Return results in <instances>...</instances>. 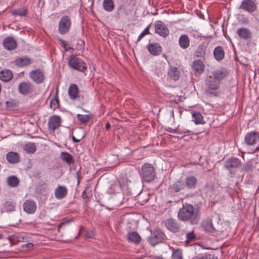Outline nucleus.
<instances>
[{"label":"nucleus","instance_id":"obj_1","mask_svg":"<svg viewBox=\"0 0 259 259\" xmlns=\"http://www.w3.org/2000/svg\"><path fill=\"white\" fill-rule=\"evenodd\" d=\"M178 217L181 221H190L191 224H197L200 218V210L197 208L195 209L192 205L186 203L180 209Z\"/></svg>","mask_w":259,"mask_h":259},{"label":"nucleus","instance_id":"obj_2","mask_svg":"<svg viewBox=\"0 0 259 259\" xmlns=\"http://www.w3.org/2000/svg\"><path fill=\"white\" fill-rule=\"evenodd\" d=\"M141 176L145 182H149L153 180L155 176L153 166L151 164L145 163L142 166Z\"/></svg>","mask_w":259,"mask_h":259},{"label":"nucleus","instance_id":"obj_3","mask_svg":"<svg viewBox=\"0 0 259 259\" xmlns=\"http://www.w3.org/2000/svg\"><path fill=\"white\" fill-rule=\"evenodd\" d=\"M68 64L71 68L81 72H84L87 69V64L81 59L74 55L70 56Z\"/></svg>","mask_w":259,"mask_h":259},{"label":"nucleus","instance_id":"obj_4","mask_svg":"<svg viewBox=\"0 0 259 259\" xmlns=\"http://www.w3.org/2000/svg\"><path fill=\"white\" fill-rule=\"evenodd\" d=\"M241 162L238 158L232 157L225 161L224 166L229 171L230 174H234L236 169L241 166Z\"/></svg>","mask_w":259,"mask_h":259},{"label":"nucleus","instance_id":"obj_5","mask_svg":"<svg viewBox=\"0 0 259 259\" xmlns=\"http://www.w3.org/2000/svg\"><path fill=\"white\" fill-rule=\"evenodd\" d=\"M239 9L249 14L254 13L257 10L255 0H242Z\"/></svg>","mask_w":259,"mask_h":259},{"label":"nucleus","instance_id":"obj_6","mask_svg":"<svg viewBox=\"0 0 259 259\" xmlns=\"http://www.w3.org/2000/svg\"><path fill=\"white\" fill-rule=\"evenodd\" d=\"M71 21L67 16H64L60 20L59 22L58 32L61 34H65L67 33L71 27Z\"/></svg>","mask_w":259,"mask_h":259},{"label":"nucleus","instance_id":"obj_7","mask_svg":"<svg viewBox=\"0 0 259 259\" xmlns=\"http://www.w3.org/2000/svg\"><path fill=\"white\" fill-rule=\"evenodd\" d=\"M220 82L216 79L209 75L205 80L206 88L205 92L208 94H212L213 91L217 90L220 87Z\"/></svg>","mask_w":259,"mask_h":259},{"label":"nucleus","instance_id":"obj_8","mask_svg":"<svg viewBox=\"0 0 259 259\" xmlns=\"http://www.w3.org/2000/svg\"><path fill=\"white\" fill-rule=\"evenodd\" d=\"M155 33L163 37H166L169 34V30L166 25L160 21H157L154 24Z\"/></svg>","mask_w":259,"mask_h":259},{"label":"nucleus","instance_id":"obj_9","mask_svg":"<svg viewBox=\"0 0 259 259\" xmlns=\"http://www.w3.org/2000/svg\"><path fill=\"white\" fill-rule=\"evenodd\" d=\"M238 36L244 40H250L252 36V32L247 28L242 27L237 30Z\"/></svg>","mask_w":259,"mask_h":259},{"label":"nucleus","instance_id":"obj_10","mask_svg":"<svg viewBox=\"0 0 259 259\" xmlns=\"http://www.w3.org/2000/svg\"><path fill=\"white\" fill-rule=\"evenodd\" d=\"M245 142L248 145H254L259 142V133L257 132H251L247 134L245 137Z\"/></svg>","mask_w":259,"mask_h":259},{"label":"nucleus","instance_id":"obj_11","mask_svg":"<svg viewBox=\"0 0 259 259\" xmlns=\"http://www.w3.org/2000/svg\"><path fill=\"white\" fill-rule=\"evenodd\" d=\"M30 77L36 83H40L44 81L45 76L40 70L36 69L30 72Z\"/></svg>","mask_w":259,"mask_h":259},{"label":"nucleus","instance_id":"obj_12","mask_svg":"<svg viewBox=\"0 0 259 259\" xmlns=\"http://www.w3.org/2000/svg\"><path fill=\"white\" fill-rule=\"evenodd\" d=\"M3 44L4 48L8 51L14 50L17 47V42L12 36L7 37L4 39Z\"/></svg>","mask_w":259,"mask_h":259},{"label":"nucleus","instance_id":"obj_13","mask_svg":"<svg viewBox=\"0 0 259 259\" xmlns=\"http://www.w3.org/2000/svg\"><path fill=\"white\" fill-rule=\"evenodd\" d=\"M24 211L29 214H32L36 210V205L35 202L32 200H27L24 202L23 205Z\"/></svg>","mask_w":259,"mask_h":259},{"label":"nucleus","instance_id":"obj_14","mask_svg":"<svg viewBox=\"0 0 259 259\" xmlns=\"http://www.w3.org/2000/svg\"><path fill=\"white\" fill-rule=\"evenodd\" d=\"M164 234L161 232L154 233L149 237V242L151 245L155 246L162 241L164 239Z\"/></svg>","mask_w":259,"mask_h":259},{"label":"nucleus","instance_id":"obj_15","mask_svg":"<svg viewBox=\"0 0 259 259\" xmlns=\"http://www.w3.org/2000/svg\"><path fill=\"white\" fill-rule=\"evenodd\" d=\"M60 125V117L57 115H54L50 118L48 121V127L50 130L54 131Z\"/></svg>","mask_w":259,"mask_h":259},{"label":"nucleus","instance_id":"obj_16","mask_svg":"<svg viewBox=\"0 0 259 259\" xmlns=\"http://www.w3.org/2000/svg\"><path fill=\"white\" fill-rule=\"evenodd\" d=\"M68 190L67 188L64 186H59L55 188L54 195L57 199H62L67 194Z\"/></svg>","mask_w":259,"mask_h":259},{"label":"nucleus","instance_id":"obj_17","mask_svg":"<svg viewBox=\"0 0 259 259\" xmlns=\"http://www.w3.org/2000/svg\"><path fill=\"white\" fill-rule=\"evenodd\" d=\"M68 93L70 98L72 100H76L79 97V89L76 84L72 83L68 89Z\"/></svg>","mask_w":259,"mask_h":259},{"label":"nucleus","instance_id":"obj_18","mask_svg":"<svg viewBox=\"0 0 259 259\" xmlns=\"http://www.w3.org/2000/svg\"><path fill=\"white\" fill-rule=\"evenodd\" d=\"M165 226L170 231L177 232L180 230V226L177 221L173 219H169L165 222Z\"/></svg>","mask_w":259,"mask_h":259},{"label":"nucleus","instance_id":"obj_19","mask_svg":"<svg viewBox=\"0 0 259 259\" xmlns=\"http://www.w3.org/2000/svg\"><path fill=\"white\" fill-rule=\"evenodd\" d=\"M18 89L21 94H28L32 92L33 87L31 83L24 82L20 83Z\"/></svg>","mask_w":259,"mask_h":259},{"label":"nucleus","instance_id":"obj_20","mask_svg":"<svg viewBox=\"0 0 259 259\" xmlns=\"http://www.w3.org/2000/svg\"><path fill=\"white\" fill-rule=\"evenodd\" d=\"M148 51L152 55L157 56L161 52V47L158 43L150 44L148 47Z\"/></svg>","mask_w":259,"mask_h":259},{"label":"nucleus","instance_id":"obj_21","mask_svg":"<svg viewBox=\"0 0 259 259\" xmlns=\"http://www.w3.org/2000/svg\"><path fill=\"white\" fill-rule=\"evenodd\" d=\"M127 239L128 241L135 244H139L141 241V237L136 232H131L127 234Z\"/></svg>","mask_w":259,"mask_h":259},{"label":"nucleus","instance_id":"obj_22","mask_svg":"<svg viewBox=\"0 0 259 259\" xmlns=\"http://www.w3.org/2000/svg\"><path fill=\"white\" fill-rule=\"evenodd\" d=\"M8 161L12 164L17 163L20 161V157L17 153L10 152L6 155Z\"/></svg>","mask_w":259,"mask_h":259},{"label":"nucleus","instance_id":"obj_23","mask_svg":"<svg viewBox=\"0 0 259 259\" xmlns=\"http://www.w3.org/2000/svg\"><path fill=\"white\" fill-rule=\"evenodd\" d=\"M213 56L218 61L222 60L225 57V52L222 47L218 46L213 51Z\"/></svg>","mask_w":259,"mask_h":259},{"label":"nucleus","instance_id":"obj_24","mask_svg":"<svg viewBox=\"0 0 259 259\" xmlns=\"http://www.w3.org/2000/svg\"><path fill=\"white\" fill-rule=\"evenodd\" d=\"M13 73L10 70H4L0 72V79L4 82H8L13 78Z\"/></svg>","mask_w":259,"mask_h":259},{"label":"nucleus","instance_id":"obj_25","mask_svg":"<svg viewBox=\"0 0 259 259\" xmlns=\"http://www.w3.org/2000/svg\"><path fill=\"white\" fill-rule=\"evenodd\" d=\"M197 183V179L194 176L188 177L185 179V185L189 189L195 188Z\"/></svg>","mask_w":259,"mask_h":259},{"label":"nucleus","instance_id":"obj_26","mask_svg":"<svg viewBox=\"0 0 259 259\" xmlns=\"http://www.w3.org/2000/svg\"><path fill=\"white\" fill-rule=\"evenodd\" d=\"M180 47L183 49H187L190 46V39L187 35H182L179 40Z\"/></svg>","mask_w":259,"mask_h":259},{"label":"nucleus","instance_id":"obj_27","mask_svg":"<svg viewBox=\"0 0 259 259\" xmlns=\"http://www.w3.org/2000/svg\"><path fill=\"white\" fill-rule=\"evenodd\" d=\"M31 61L28 57H21L15 60L16 64L19 67L28 66L30 64Z\"/></svg>","mask_w":259,"mask_h":259},{"label":"nucleus","instance_id":"obj_28","mask_svg":"<svg viewBox=\"0 0 259 259\" xmlns=\"http://www.w3.org/2000/svg\"><path fill=\"white\" fill-rule=\"evenodd\" d=\"M192 68L195 71L200 74L204 71V65L202 61L198 60L193 62Z\"/></svg>","mask_w":259,"mask_h":259},{"label":"nucleus","instance_id":"obj_29","mask_svg":"<svg viewBox=\"0 0 259 259\" xmlns=\"http://www.w3.org/2000/svg\"><path fill=\"white\" fill-rule=\"evenodd\" d=\"M192 116V121H193L196 124H204L205 123L202 115L199 112H193Z\"/></svg>","mask_w":259,"mask_h":259},{"label":"nucleus","instance_id":"obj_30","mask_svg":"<svg viewBox=\"0 0 259 259\" xmlns=\"http://www.w3.org/2000/svg\"><path fill=\"white\" fill-rule=\"evenodd\" d=\"M8 185L11 187H16L19 184V180L15 176H10L7 181Z\"/></svg>","mask_w":259,"mask_h":259},{"label":"nucleus","instance_id":"obj_31","mask_svg":"<svg viewBox=\"0 0 259 259\" xmlns=\"http://www.w3.org/2000/svg\"><path fill=\"white\" fill-rule=\"evenodd\" d=\"M103 5L104 9L107 12H111L114 8V4L112 0H104Z\"/></svg>","mask_w":259,"mask_h":259},{"label":"nucleus","instance_id":"obj_32","mask_svg":"<svg viewBox=\"0 0 259 259\" xmlns=\"http://www.w3.org/2000/svg\"><path fill=\"white\" fill-rule=\"evenodd\" d=\"M168 74L169 77L175 80H177L179 78L180 74L178 69L176 67L169 69Z\"/></svg>","mask_w":259,"mask_h":259},{"label":"nucleus","instance_id":"obj_33","mask_svg":"<svg viewBox=\"0 0 259 259\" xmlns=\"http://www.w3.org/2000/svg\"><path fill=\"white\" fill-rule=\"evenodd\" d=\"M185 187L183 182L178 181L171 186V188L175 192H179L183 190Z\"/></svg>","mask_w":259,"mask_h":259},{"label":"nucleus","instance_id":"obj_34","mask_svg":"<svg viewBox=\"0 0 259 259\" xmlns=\"http://www.w3.org/2000/svg\"><path fill=\"white\" fill-rule=\"evenodd\" d=\"M61 158L68 164H72L74 162L73 157L67 152H62L60 155Z\"/></svg>","mask_w":259,"mask_h":259},{"label":"nucleus","instance_id":"obj_35","mask_svg":"<svg viewBox=\"0 0 259 259\" xmlns=\"http://www.w3.org/2000/svg\"><path fill=\"white\" fill-rule=\"evenodd\" d=\"M226 76V73L225 71L222 70H218L214 72L212 77L218 80L219 82L221 80L223 79Z\"/></svg>","mask_w":259,"mask_h":259},{"label":"nucleus","instance_id":"obj_36","mask_svg":"<svg viewBox=\"0 0 259 259\" xmlns=\"http://www.w3.org/2000/svg\"><path fill=\"white\" fill-rule=\"evenodd\" d=\"M24 148L27 153L30 154L34 153L36 149L35 144L33 143H28L26 144Z\"/></svg>","mask_w":259,"mask_h":259},{"label":"nucleus","instance_id":"obj_37","mask_svg":"<svg viewBox=\"0 0 259 259\" xmlns=\"http://www.w3.org/2000/svg\"><path fill=\"white\" fill-rule=\"evenodd\" d=\"M205 51L206 47L203 45H200L196 51V56L197 57H203L205 55Z\"/></svg>","mask_w":259,"mask_h":259},{"label":"nucleus","instance_id":"obj_38","mask_svg":"<svg viewBox=\"0 0 259 259\" xmlns=\"http://www.w3.org/2000/svg\"><path fill=\"white\" fill-rule=\"evenodd\" d=\"M203 227L206 231L212 232L214 230L212 223L211 220H207L203 223Z\"/></svg>","mask_w":259,"mask_h":259},{"label":"nucleus","instance_id":"obj_39","mask_svg":"<svg viewBox=\"0 0 259 259\" xmlns=\"http://www.w3.org/2000/svg\"><path fill=\"white\" fill-rule=\"evenodd\" d=\"M12 14L13 15L25 16L26 15V10L24 8L14 10L12 11Z\"/></svg>","mask_w":259,"mask_h":259},{"label":"nucleus","instance_id":"obj_40","mask_svg":"<svg viewBox=\"0 0 259 259\" xmlns=\"http://www.w3.org/2000/svg\"><path fill=\"white\" fill-rule=\"evenodd\" d=\"M172 259H183L182 252L180 249H174L172 248Z\"/></svg>","mask_w":259,"mask_h":259},{"label":"nucleus","instance_id":"obj_41","mask_svg":"<svg viewBox=\"0 0 259 259\" xmlns=\"http://www.w3.org/2000/svg\"><path fill=\"white\" fill-rule=\"evenodd\" d=\"M77 117L78 119L81 123H87L90 119V116L88 114L81 115L80 114H77Z\"/></svg>","mask_w":259,"mask_h":259},{"label":"nucleus","instance_id":"obj_42","mask_svg":"<svg viewBox=\"0 0 259 259\" xmlns=\"http://www.w3.org/2000/svg\"><path fill=\"white\" fill-rule=\"evenodd\" d=\"M5 207L8 211H13L15 210V205L12 201H7L5 204Z\"/></svg>","mask_w":259,"mask_h":259},{"label":"nucleus","instance_id":"obj_43","mask_svg":"<svg viewBox=\"0 0 259 259\" xmlns=\"http://www.w3.org/2000/svg\"><path fill=\"white\" fill-rule=\"evenodd\" d=\"M59 106V100L57 98L55 97L54 98L51 99L50 100V107L54 110L58 108Z\"/></svg>","mask_w":259,"mask_h":259},{"label":"nucleus","instance_id":"obj_44","mask_svg":"<svg viewBox=\"0 0 259 259\" xmlns=\"http://www.w3.org/2000/svg\"><path fill=\"white\" fill-rule=\"evenodd\" d=\"M167 131H168V132L173 133V134H176V133L187 134L188 135L189 134V133L191 132V131H189V130H187V131H184V132H181L179 130V128H176L175 129H174L171 127H168V129L167 130Z\"/></svg>","mask_w":259,"mask_h":259},{"label":"nucleus","instance_id":"obj_45","mask_svg":"<svg viewBox=\"0 0 259 259\" xmlns=\"http://www.w3.org/2000/svg\"><path fill=\"white\" fill-rule=\"evenodd\" d=\"M183 112V111L181 109L179 108H176L174 109H172L171 111V115L172 116V117L175 118V115L176 114L177 116L180 117L182 113Z\"/></svg>","mask_w":259,"mask_h":259},{"label":"nucleus","instance_id":"obj_46","mask_svg":"<svg viewBox=\"0 0 259 259\" xmlns=\"http://www.w3.org/2000/svg\"><path fill=\"white\" fill-rule=\"evenodd\" d=\"M150 25L147 26L144 30L139 35L138 38V41H140L145 35L149 34V29H150Z\"/></svg>","mask_w":259,"mask_h":259},{"label":"nucleus","instance_id":"obj_47","mask_svg":"<svg viewBox=\"0 0 259 259\" xmlns=\"http://www.w3.org/2000/svg\"><path fill=\"white\" fill-rule=\"evenodd\" d=\"M240 22L244 25H247L249 23V19L247 17L244 15H241V18L240 19Z\"/></svg>","mask_w":259,"mask_h":259},{"label":"nucleus","instance_id":"obj_48","mask_svg":"<svg viewBox=\"0 0 259 259\" xmlns=\"http://www.w3.org/2000/svg\"><path fill=\"white\" fill-rule=\"evenodd\" d=\"M187 240L186 242H190L195 238V236L193 232L188 233L186 234Z\"/></svg>","mask_w":259,"mask_h":259},{"label":"nucleus","instance_id":"obj_49","mask_svg":"<svg viewBox=\"0 0 259 259\" xmlns=\"http://www.w3.org/2000/svg\"><path fill=\"white\" fill-rule=\"evenodd\" d=\"M242 169L246 171H250L252 169V165L250 163H245L243 165Z\"/></svg>","mask_w":259,"mask_h":259},{"label":"nucleus","instance_id":"obj_50","mask_svg":"<svg viewBox=\"0 0 259 259\" xmlns=\"http://www.w3.org/2000/svg\"><path fill=\"white\" fill-rule=\"evenodd\" d=\"M94 236V232L93 231H88L85 234V237L87 238H92Z\"/></svg>","mask_w":259,"mask_h":259},{"label":"nucleus","instance_id":"obj_51","mask_svg":"<svg viewBox=\"0 0 259 259\" xmlns=\"http://www.w3.org/2000/svg\"><path fill=\"white\" fill-rule=\"evenodd\" d=\"M201 259H214L213 256L208 254H205L202 257H200Z\"/></svg>","mask_w":259,"mask_h":259},{"label":"nucleus","instance_id":"obj_52","mask_svg":"<svg viewBox=\"0 0 259 259\" xmlns=\"http://www.w3.org/2000/svg\"><path fill=\"white\" fill-rule=\"evenodd\" d=\"M60 41L61 42L62 46L64 48L65 51H67V49H66L67 42H66V41L64 40H63V39H60Z\"/></svg>","mask_w":259,"mask_h":259},{"label":"nucleus","instance_id":"obj_53","mask_svg":"<svg viewBox=\"0 0 259 259\" xmlns=\"http://www.w3.org/2000/svg\"><path fill=\"white\" fill-rule=\"evenodd\" d=\"M83 136L81 137L79 139H77L75 138L74 136H72V140L74 143H78L81 141V140L83 138Z\"/></svg>","mask_w":259,"mask_h":259},{"label":"nucleus","instance_id":"obj_54","mask_svg":"<svg viewBox=\"0 0 259 259\" xmlns=\"http://www.w3.org/2000/svg\"><path fill=\"white\" fill-rule=\"evenodd\" d=\"M33 246V244L32 243H28L26 244V246L28 248H30L32 247Z\"/></svg>","mask_w":259,"mask_h":259},{"label":"nucleus","instance_id":"obj_55","mask_svg":"<svg viewBox=\"0 0 259 259\" xmlns=\"http://www.w3.org/2000/svg\"><path fill=\"white\" fill-rule=\"evenodd\" d=\"M82 197L83 199H86L87 197L85 196V191H83L82 194Z\"/></svg>","mask_w":259,"mask_h":259},{"label":"nucleus","instance_id":"obj_56","mask_svg":"<svg viewBox=\"0 0 259 259\" xmlns=\"http://www.w3.org/2000/svg\"><path fill=\"white\" fill-rule=\"evenodd\" d=\"M105 127H106V129L107 130H109V128H110V123H109V122H107V123L106 124V126H105Z\"/></svg>","mask_w":259,"mask_h":259},{"label":"nucleus","instance_id":"obj_57","mask_svg":"<svg viewBox=\"0 0 259 259\" xmlns=\"http://www.w3.org/2000/svg\"><path fill=\"white\" fill-rule=\"evenodd\" d=\"M155 259H163L162 257H159V256H155Z\"/></svg>","mask_w":259,"mask_h":259},{"label":"nucleus","instance_id":"obj_58","mask_svg":"<svg viewBox=\"0 0 259 259\" xmlns=\"http://www.w3.org/2000/svg\"><path fill=\"white\" fill-rule=\"evenodd\" d=\"M193 259H201L200 257L195 256Z\"/></svg>","mask_w":259,"mask_h":259},{"label":"nucleus","instance_id":"obj_59","mask_svg":"<svg viewBox=\"0 0 259 259\" xmlns=\"http://www.w3.org/2000/svg\"><path fill=\"white\" fill-rule=\"evenodd\" d=\"M9 102H6V105H7V106H9Z\"/></svg>","mask_w":259,"mask_h":259},{"label":"nucleus","instance_id":"obj_60","mask_svg":"<svg viewBox=\"0 0 259 259\" xmlns=\"http://www.w3.org/2000/svg\"><path fill=\"white\" fill-rule=\"evenodd\" d=\"M65 224V223L64 222H62L61 224H60V225H64Z\"/></svg>","mask_w":259,"mask_h":259},{"label":"nucleus","instance_id":"obj_61","mask_svg":"<svg viewBox=\"0 0 259 259\" xmlns=\"http://www.w3.org/2000/svg\"><path fill=\"white\" fill-rule=\"evenodd\" d=\"M258 150H259V147H257V148H256V149H255V150H256V151Z\"/></svg>","mask_w":259,"mask_h":259}]
</instances>
